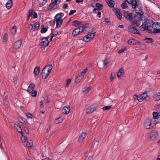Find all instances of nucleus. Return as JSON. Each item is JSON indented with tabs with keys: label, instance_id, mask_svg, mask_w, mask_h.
Returning a JSON list of instances; mask_svg holds the SVG:
<instances>
[{
	"label": "nucleus",
	"instance_id": "f257e3e1",
	"mask_svg": "<svg viewBox=\"0 0 160 160\" xmlns=\"http://www.w3.org/2000/svg\"><path fill=\"white\" fill-rule=\"evenodd\" d=\"M52 67V65H48L46 66L43 69L42 72V78L45 79L50 73Z\"/></svg>",
	"mask_w": 160,
	"mask_h": 160
},
{
	"label": "nucleus",
	"instance_id": "f03ea898",
	"mask_svg": "<svg viewBox=\"0 0 160 160\" xmlns=\"http://www.w3.org/2000/svg\"><path fill=\"white\" fill-rule=\"evenodd\" d=\"M155 124V121L151 119H147L144 121L143 126L146 129H149L153 128Z\"/></svg>",
	"mask_w": 160,
	"mask_h": 160
},
{
	"label": "nucleus",
	"instance_id": "7ed1b4c3",
	"mask_svg": "<svg viewBox=\"0 0 160 160\" xmlns=\"http://www.w3.org/2000/svg\"><path fill=\"white\" fill-rule=\"evenodd\" d=\"M62 16L60 13L57 14L55 16L54 21L56 22V27L57 28L60 27L62 24L63 19L62 18Z\"/></svg>",
	"mask_w": 160,
	"mask_h": 160
},
{
	"label": "nucleus",
	"instance_id": "20e7f679",
	"mask_svg": "<svg viewBox=\"0 0 160 160\" xmlns=\"http://www.w3.org/2000/svg\"><path fill=\"white\" fill-rule=\"evenodd\" d=\"M138 8L136 9V13H137L136 16L137 17H139V18L137 20V22L135 23L136 26L137 27L138 26L140 25L139 22L141 20L142 18V15L143 14V12H142V9L141 8H139V11H138Z\"/></svg>",
	"mask_w": 160,
	"mask_h": 160
},
{
	"label": "nucleus",
	"instance_id": "39448f33",
	"mask_svg": "<svg viewBox=\"0 0 160 160\" xmlns=\"http://www.w3.org/2000/svg\"><path fill=\"white\" fill-rule=\"evenodd\" d=\"M32 17L33 18H36L38 17L37 14L35 12L33 9L29 10L28 12L27 21H28L31 17Z\"/></svg>",
	"mask_w": 160,
	"mask_h": 160
},
{
	"label": "nucleus",
	"instance_id": "423d86ee",
	"mask_svg": "<svg viewBox=\"0 0 160 160\" xmlns=\"http://www.w3.org/2000/svg\"><path fill=\"white\" fill-rule=\"evenodd\" d=\"M129 4H131L132 5V7L133 8L135 9V11L136 9L138 8V12H139V8H141L142 9V8L139 6V5L138 6L137 3L136 1V0H127Z\"/></svg>",
	"mask_w": 160,
	"mask_h": 160
},
{
	"label": "nucleus",
	"instance_id": "0eeeda50",
	"mask_svg": "<svg viewBox=\"0 0 160 160\" xmlns=\"http://www.w3.org/2000/svg\"><path fill=\"white\" fill-rule=\"evenodd\" d=\"M154 29L153 32L155 33H160V23L155 22L152 25Z\"/></svg>",
	"mask_w": 160,
	"mask_h": 160
},
{
	"label": "nucleus",
	"instance_id": "6e6552de",
	"mask_svg": "<svg viewBox=\"0 0 160 160\" xmlns=\"http://www.w3.org/2000/svg\"><path fill=\"white\" fill-rule=\"evenodd\" d=\"M149 97L147 93L143 92L139 96V102H142L143 99H145L147 101H148L149 100Z\"/></svg>",
	"mask_w": 160,
	"mask_h": 160
},
{
	"label": "nucleus",
	"instance_id": "1a4fd4ad",
	"mask_svg": "<svg viewBox=\"0 0 160 160\" xmlns=\"http://www.w3.org/2000/svg\"><path fill=\"white\" fill-rule=\"evenodd\" d=\"M49 43L48 38H44L41 39L40 45L44 47H46L48 46Z\"/></svg>",
	"mask_w": 160,
	"mask_h": 160
},
{
	"label": "nucleus",
	"instance_id": "9d476101",
	"mask_svg": "<svg viewBox=\"0 0 160 160\" xmlns=\"http://www.w3.org/2000/svg\"><path fill=\"white\" fill-rule=\"evenodd\" d=\"M158 135V132L157 131H153L150 133L149 138L151 140H153Z\"/></svg>",
	"mask_w": 160,
	"mask_h": 160
},
{
	"label": "nucleus",
	"instance_id": "9b49d317",
	"mask_svg": "<svg viewBox=\"0 0 160 160\" xmlns=\"http://www.w3.org/2000/svg\"><path fill=\"white\" fill-rule=\"evenodd\" d=\"M96 107L94 105H91L88 107L86 110V112L89 114L96 110Z\"/></svg>",
	"mask_w": 160,
	"mask_h": 160
},
{
	"label": "nucleus",
	"instance_id": "f8f14e48",
	"mask_svg": "<svg viewBox=\"0 0 160 160\" xmlns=\"http://www.w3.org/2000/svg\"><path fill=\"white\" fill-rule=\"evenodd\" d=\"M129 32L134 34H139L138 30L132 26H129L128 27Z\"/></svg>",
	"mask_w": 160,
	"mask_h": 160
},
{
	"label": "nucleus",
	"instance_id": "ddd939ff",
	"mask_svg": "<svg viewBox=\"0 0 160 160\" xmlns=\"http://www.w3.org/2000/svg\"><path fill=\"white\" fill-rule=\"evenodd\" d=\"M80 29V28H76L73 31L72 35L74 36L78 35L82 32V31H81Z\"/></svg>",
	"mask_w": 160,
	"mask_h": 160
},
{
	"label": "nucleus",
	"instance_id": "4468645a",
	"mask_svg": "<svg viewBox=\"0 0 160 160\" xmlns=\"http://www.w3.org/2000/svg\"><path fill=\"white\" fill-rule=\"evenodd\" d=\"M70 108L69 106L64 107L62 109V113L64 114H67L69 113Z\"/></svg>",
	"mask_w": 160,
	"mask_h": 160
},
{
	"label": "nucleus",
	"instance_id": "2eb2a0df",
	"mask_svg": "<svg viewBox=\"0 0 160 160\" xmlns=\"http://www.w3.org/2000/svg\"><path fill=\"white\" fill-rule=\"evenodd\" d=\"M22 43V42L21 41L18 40L14 43L13 48L16 49H18L21 47Z\"/></svg>",
	"mask_w": 160,
	"mask_h": 160
},
{
	"label": "nucleus",
	"instance_id": "dca6fc26",
	"mask_svg": "<svg viewBox=\"0 0 160 160\" xmlns=\"http://www.w3.org/2000/svg\"><path fill=\"white\" fill-rule=\"evenodd\" d=\"M124 75V68H120L117 72V75L118 77L120 78L122 77Z\"/></svg>",
	"mask_w": 160,
	"mask_h": 160
},
{
	"label": "nucleus",
	"instance_id": "f3484780",
	"mask_svg": "<svg viewBox=\"0 0 160 160\" xmlns=\"http://www.w3.org/2000/svg\"><path fill=\"white\" fill-rule=\"evenodd\" d=\"M148 28V25L146 22H144L140 27V29L141 31L147 30Z\"/></svg>",
	"mask_w": 160,
	"mask_h": 160
},
{
	"label": "nucleus",
	"instance_id": "a211bd4d",
	"mask_svg": "<svg viewBox=\"0 0 160 160\" xmlns=\"http://www.w3.org/2000/svg\"><path fill=\"white\" fill-rule=\"evenodd\" d=\"M153 99L155 101H158L160 100V92L155 93L153 96Z\"/></svg>",
	"mask_w": 160,
	"mask_h": 160
},
{
	"label": "nucleus",
	"instance_id": "6ab92c4d",
	"mask_svg": "<svg viewBox=\"0 0 160 160\" xmlns=\"http://www.w3.org/2000/svg\"><path fill=\"white\" fill-rule=\"evenodd\" d=\"M84 77V74H80L75 79V82L76 83H79L82 79V78Z\"/></svg>",
	"mask_w": 160,
	"mask_h": 160
},
{
	"label": "nucleus",
	"instance_id": "aec40b11",
	"mask_svg": "<svg viewBox=\"0 0 160 160\" xmlns=\"http://www.w3.org/2000/svg\"><path fill=\"white\" fill-rule=\"evenodd\" d=\"M124 16L128 20H131L132 18V14L131 13H128V12H125L124 13Z\"/></svg>",
	"mask_w": 160,
	"mask_h": 160
},
{
	"label": "nucleus",
	"instance_id": "412c9836",
	"mask_svg": "<svg viewBox=\"0 0 160 160\" xmlns=\"http://www.w3.org/2000/svg\"><path fill=\"white\" fill-rule=\"evenodd\" d=\"M86 135L87 134L85 132L82 133L80 135L78 138V141L79 142H82L86 137Z\"/></svg>",
	"mask_w": 160,
	"mask_h": 160
},
{
	"label": "nucleus",
	"instance_id": "4be33fe9",
	"mask_svg": "<svg viewBox=\"0 0 160 160\" xmlns=\"http://www.w3.org/2000/svg\"><path fill=\"white\" fill-rule=\"evenodd\" d=\"M58 0H52L51 3L50 4V7H51V9L53 8L54 6L57 5L58 3Z\"/></svg>",
	"mask_w": 160,
	"mask_h": 160
},
{
	"label": "nucleus",
	"instance_id": "5701e85b",
	"mask_svg": "<svg viewBox=\"0 0 160 160\" xmlns=\"http://www.w3.org/2000/svg\"><path fill=\"white\" fill-rule=\"evenodd\" d=\"M81 25V22L77 21H74L72 22V25L76 27H78L79 28L81 27L80 25Z\"/></svg>",
	"mask_w": 160,
	"mask_h": 160
},
{
	"label": "nucleus",
	"instance_id": "b1692460",
	"mask_svg": "<svg viewBox=\"0 0 160 160\" xmlns=\"http://www.w3.org/2000/svg\"><path fill=\"white\" fill-rule=\"evenodd\" d=\"M27 146L30 148H32L33 146L32 140L30 139H28L27 140Z\"/></svg>",
	"mask_w": 160,
	"mask_h": 160
},
{
	"label": "nucleus",
	"instance_id": "393cba45",
	"mask_svg": "<svg viewBox=\"0 0 160 160\" xmlns=\"http://www.w3.org/2000/svg\"><path fill=\"white\" fill-rule=\"evenodd\" d=\"M34 86V84L33 83L30 84L27 90L28 92H32L33 90Z\"/></svg>",
	"mask_w": 160,
	"mask_h": 160
},
{
	"label": "nucleus",
	"instance_id": "a878e982",
	"mask_svg": "<svg viewBox=\"0 0 160 160\" xmlns=\"http://www.w3.org/2000/svg\"><path fill=\"white\" fill-rule=\"evenodd\" d=\"M106 1L110 7L112 8L114 7V1L113 0H106Z\"/></svg>",
	"mask_w": 160,
	"mask_h": 160
},
{
	"label": "nucleus",
	"instance_id": "bb28decb",
	"mask_svg": "<svg viewBox=\"0 0 160 160\" xmlns=\"http://www.w3.org/2000/svg\"><path fill=\"white\" fill-rule=\"evenodd\" d=\"M12 0H8L6 4V8L8 9L10 8L11 7V6L12 4Z\"/></svg>",
	"mask_w": 160,
	"mask_h": 160
},
{
	"label": "nucleus",
	"instance_id": "cd10ccee",
	"mask_svg": "<svg viewBox=\"0 0 160 160\" xmlns=\"http://www.w3.org/2000/svg\"><path fill=\"white\" fill-rule=\"evenodd\" d=\"M92 87H89L88 88H84L82 92L84 94H86L88 93L89 91L91 89Z\"/></svg>",
	"mask_w": 160,
	"mask_h": 160
},
{
	"label": "nucleus",
	"instance_id": "c85d7f7f",
	"mask_svg": "<svg viewBox=\"0 0 160 160\" xmlns=\"http://www.w3.org/2000/svg\"><path fill=\"white\" fill-rule=\"evenodd\" d=\"M63 118L62 117H60L55 120V122L56 124H59L62 122Z\"/></svg>",
	"mask_w": 160,
	"mask_h": 160
},
{
	"label": "nucleus",
	"instance_id": "c756f323",
	"mask_svg": "<svg viewBox=\"0 0 160 160\" xmlns=\"http://www.w3.org/2000/svg\"><path fill=\"white\" fill-rule=\"evenodd\" d=\"M40 71V68L39 67H36L34 69V73L35 75H38L39 74Z\"/></svg>",
	"mask_w": 160,
	"mask_h": 160
},
{
	"label": "nucleus",
	"instance_id": "7c9ffc66",
	"mask_svg": "<svg viewBox=\"0 0 160 160\" xmlns=\"http://www.w3.org/2000/svg\"><path fill=\"white\" fill-rule=\"evenodd\" d=\"M144 40L146 41V42L148 43H152L153 42V40L150 38H146Z\"/></svg>",
	"mask_w": 160,
	"mask_h": 160
},
{
	"label": "nucleus",
	"instance_id": "2f4dec72",
	"mask_svg": "<svg viewBox=\"0 0 160 160\" xmlns=\"http://www.w3.org/2000/svg\"><path fill=\"white\" fill-rule=\"evenodd\" d=\"M128 43L129 45L133 44L136 43V41L134 39H130L128 41Z\"/></svg>",
	"mask_w": 160,
	"mask_h": 160
},
{
	"label": "nucleus",
	"instance_id": "473e14b6",
	"mask_svg": "<svg viewBox=\"0 0 160 160\" xmlns=\"http://www.w3.org/2000/svg\"><path fill=\"white\" fill-rule=\"evenodd\" d=\"M17 27L16 26H13L11 30V32L13 34H15L16 32Z\"/></svg>",
	"mask_w": 160,
	"mask_h": 160
},
{
	"label": "nucleus",
	"instance_id": "72a5a7b5",
	"mask_svg": "<svg viewBox=\"0 0 160 160\" xmlns=\"http://www.w3.org/2000/svg\"><path fill=\"white\" fill-rule=\"evenodd\" d=\"M87 36L89 38V39L92 40L95 36V33H90L87 35Z\"/></svg>",
	"mask_w": 160,
	"mask_h": 160
},
{
	"label": "nucleus",
	"instance_id": "f704fd0d",
	"mask_svg": "<svg viewBox=\"0 0 160 160\" xmlns=\"http://www.w3.org/2000/svg\"><path fill=\"white\" fill-rule=\"evenodd\" d=\"M18 119L20 122L22 123H24L26 122V119L21 117L18 118Z\"/></svg>",
	"mask_w": 160,
	"mask_h": 160
},
{
	"label": "nucleus",
	"instance_id": "c9c22d12",
	"mask_svg": "<svg viewBox=\"0 0 160 160\" xmlns=\"http://www.w3.org/2000/svg\"><path fill=\"white\" fill-rule=\"evenodd\" d=\"M89 37L87 36V35L85 36L83 38V41L88 42L89 41L91 40V39H89Z\"/></svg>",
	"mask_w": 160,
	"mask_h": 160
},
{
	"label": "nucleus",
	"instance_id": "e433bc0d",
	"mask_svg": "<svg viewBox=\"0 0 160 160\" xmlns=\"http://www.w3.org/2000/svg\"><path fill=\"white\" fill-rule=\"evenodd\" d=\"M3 104L4 106L6 108H8L9 107V105L8 102L5 99L3 100Z\"/></svg>",
	"mask_w": 160,
	"mask_h": 160
},
{
	"label": "nucleus",
	"instance_id": "4c0bfd02",
	"mask_svg": "<svg viewBox=\"0 0 160 160\" xmlns=\"http://www.w3.org/2000/svg\"><path fill=\"white\" fill-rule=\"evenodd\" d=\"M126 49V47L125 46L122 47V48L118 50V53H120L123 52Z\"/></svg>",
	"mask_w": 160,
	"mask_h": 160
},
{
	"label": "nucleus",
	"instance_id": "58836bf2",
	"mask_svg": "<svg viewBox=\"0 0 160 160\" xmlns=\"http://www.w3.org/2000/svg\"><path fill=\"white\" fill-rule=\"evenodd\" d=\"M58 32L57 31H56L55 30H54L52 33V38H53V37L56 36L58 34Z\"/></svg>",
	"mask_w": 160,
	"mask_h": 160
},
{
	"label": "nucleus",
	"instance_id": "ea45409f",
	"mask_svg": "<svg viewBox=\"0 0 160 160\" xmlns=\"http://www.w3.org/2000/svg\"><path fill=\"white\" fill-rule=\"evenodd\" d=\"M39 23L38 22H36L34 24V26L35 27V29L37 30L39 27Z\"/></svg>",
	"mask_w": 160,
	"mask_h": 160
},
{
	"label": "nucleus",
	"instance_id": "a19ab883",
	"mask_svg": "<svg viewBox=\"0 0 160 160\" xmlns=\"http://www.w3.org/2000/svg\"><path fill=\"white\" fill-rule=\"evenodd\" d=\"M8 35L7 33H5L3 36V40L4 42L7 41L8 39Z\"/></svg>",
	"mask_w": 160,
	"mask_h": 160
},
{
	"label": "nucleus",
	"instance_id": "79ce46f5",
	"mask_svg": "<svg viewBox=\"0 0 160 160\" xmlns=\"http://www.w3.org/2000/svg\"><path fill=\"white\" fill-rule=\"evenodd\" d=\"M112 108L111 106H107L103 107L102 109L103 110H107L110 109Z\"/></svg>",
	"mask_w": 160,
	"mask_h": 160
},
{
	"label": "nucleus",
	"instance_id": "37998d69",
	"mask_svg": "<svg viewBox=\"0 0 160 160\" xmlns=\"http://www.w3.org/2000/svg\"><path fill=\"white\" fill-rule=\"evenodd\" d=\"M121 7L123 9H125L127 7V4L126 2H123L121 5Z\"/></svg>",
	"mask_w": 160,
	"mask_h": 160
},
{
	"label": "nucleus",
	"instance_id": "c03bdc74",
	"mask_svg": "<svg viewBox=\"0 0 160 160\" xmlns=\"http://www.w3.org/2000/svg\"><path fill=\"white\" fill-rule=\"evenodd\" d=\"M152 115L153 116V118L154 119H157V118L158 117V115L157 112H153Z\"/></svg>",
	"mask_w": 160,
	"mask_h": 160
},
{
	"label": "nucleus",
	"instance_id": "a18cd8bd",
	"mask_svg": "<svg viewBox=\"0 0 160 160\" xmlns=\"http://www.w3.org/2000/svg\"><path fill=\"white\" fill-rule=\"evenodd\" d=\"M96 6L98 8L99 10L102 9V7L103 6L102 4H100L99 3H97L96 4Z\"/></svg>",
	"mask_w": 160,
	"mask_h": 160
},
{
	"label": "nucleus",
	"instance_id": "49530a36",
	"mask_svg": "<svg viewBox=\"0 0 160 160\" xmlns=\"http://www.w3.org/2000/svg\"><path fill=\"white\" fill-rule=\"evenodd\" d=\"M155 122L160 123V114L158 115V117L157 118V119L155 121Z\"/></svg>",
	"mask_w": 160,
	"mask_h": 160
},
{
	"label": "nucleus",
	"instance_id": "de8ad7c7",
	"mask_svg": "<svg viewBox=\"0 0 160 160\" xmlns=\"http://www.w3.org/2000/svg\"><path fill=\"white\" fill-rule=\"evenodd\" d=\"M18 77L17 76H15L14 77L13 82L14 83V84H16L17 82V81H18Z\"/></svg>",
	"mask_w": 160,
	"mask_h": 160
},
{
	"label": "nucleus",
	"instance_id": "09e8293b",
	"mask_svg": "<svg viewBox=\"0 0 160 160\" xmlns=\"http://www.w3.org/2000/svg\"><path fill=\"white\" fill-rule=\"evenodd\" d=\"M76 12V11L75 10H70V12H69V16L72 15L73 14L75 13Z\"/></svg>",
	"mask_w": 160,
	"mask_h": 160
},
{
	"label": "nucleus",
	"instance_id": "8fccbe9b",
	"mask_svg": "<svg viewBox=\"0 0 160 160\" xmlns=\"http://www.w3.org/2000/svg\"><path fill=\"white\" fill-rule=\"evenodd\" d=\"M119 20H120L122 18V14L120 12H119L116 14Z\"/></svg>",
	"mask_w": 160,
	"mask_h": 160
},
{
	"label": "nucleus",
	"instance_id": "3c124183",
	"mask_svg": "<svg viewBox=\"0 0 160 160\" xmlns=\"http://www.w3.org/2000/svg\"><path fill=\"white\" fill-rule=\"evenodd\" d=\"M47 31V29L45 28H42L41 31L42 33H44L46 32Z\"/></svg>",
	"mask_w": 160,
	"mask_h": 160
},
{
	"label": "nucleus",
	"instance_id": "603ef678",
	"mask_svg": "<svg viewBox=\"0 0 160 160\" xmlns=\"http://www.w3.org/2000/svg\"><path fill=\"white\" fill-rule=\"evenodd\" d=\"M113 11L116 14L120 12V10L117 8H114Z\"/></svg>",
	"mask_w": 160,
	"mask_h": 160
},
{
	"label": "nucleus",
	"instance_id": "864d4df0",
	"mask_svg": "<svg viewBox=\"0 0 160 160\" xmlns=\"http://www.w3.org/2000/svg\"><path fill=\"white\" fill-rule=\"evenodd\" d=\"M16 128L17 129L18 131L19 132L21 133H22V130L20 126H19V127Z\"/></svg>",
	"mask_w": 160,
	"mask_h": 160
},
{
	"label": "nucleus",
	"instance_id": "5fc2aeb1",
	"mask_svg": "<svg viewBox=\"0 0 160 160\" xmlns=\"http://www.w3.org/2000/svg\"><path fill=\"white\" fill-rule=\"evenodd\" d=\"M26 115L27 117L29 118H32V114L28 112L26 113Z\"/></svg>",
	"mask_w": 160,
	"mask_h": 160
},
{
	"label": "nucleus",
	"instance_id": "6e6d98bb",
	"mask_svg": "<svg viewBox=\"0 0 160 160\" xmlns=\"http://www.w3.org/2000/svg\"><path fill=\"white\" fill-rule=\"evenodd\" d=\"M71 81L70 79H68L67 82L66 83V86L67 87H68L70 83L71 82Z\"/></svg>",
	"mask_w": 160,
	"mask_h": 160
},
{
	"label": "nucleus",
	"instance_id": "4d7b16f0",
	"mask_svg": "<svg viewBox=\"0 0 160 160\" xmlns=\"http://www.w3.org/2000/svg\"><path fill=\"white\" fill-rule=\"evenodd\" d=\"M108 63V62L106 59L103 62L104 67H105V68H106L107 67V65Z\"/></svg>",
	"mask_w": 160,
	"mask_h": 160
},
{
	"label": "nucleus",
	"instance_id": "13d9d810",
	"mask_svg": "<svg viewBox=\"0 0 160 160\" xmlns=\"http://www.w3.org/2000/svg\"><path fill=\"white\" fill-rule=\"evenodd\" d=\"M133 98L134 100H138L139 101V97L137 95H135L133 96Z\"/></svg>",
	"mask_w": 160,
	"mask_h": 160
},
{
	"label": "nucleus",
	"instance_id": "bf43d9fd",
	"mask_svg": "<svg viewBox=\"0 0 160 160\" xmlns=\"http://www.w3.org/2000/svg\"><path fill=\"white\" fill-rule=\"evenodd\" d=\"M87 68L85 69L84 70H83V71H82L80 73V74H84V76L85 74V73H86V72H87Z\"/></svg>",
	"mask_w": 160,
	"mask_h": 160
},
{
	"label": "nucleus",
	"instance_id": "052dcab7",
	"mask_svg": "<svg viewBox=\"0 0 160 160\" xmlns=\"http://www.w3.org/2000/svg\"><path fill=\"white\" fill-rule=\"evenodd\" d=\"M22 142L25 143L26 142V138L23 135H22Z\"/></svg>",
	"mask_w": 160,
	"mask_h": 160
},
{
	"label": "nucleus",
	"instance_id": "680f3d73",
	"mask_svg": "<svg viewBox=\"0 0 160 160\" xmlns=\"http://www.w3.org/2000/svg\"><path fill=\"white\" fill-rule=\"evenodd\" d=\"M140 47L143 49H146V46L143 44L142 43Z\"/></svg>",
	"mask_w": 160,
	"mask_h": 160
},
{
	"label": "nucleus",
	"instance_id": "e2e57ef3",
	"mask_svg": "<svg viewBox=\"0 0 160 160\" xmlns=\"http://www.w3.org/2000/svg\"><path fill=\"white\" fill-rule=\"evenodd\" d=\"M32 97H35L37 95V91H34L32 93Z\"/></svg>",
	"mask_w": 160,
	"mask_h": 160
},
{
	"label": "nucleus",
	"instance_id": "0e129e2a",
	"mask_svg": "<svg viewBox=\"0 0 160 160\" xmlns=\"http://www.w3.org/2000/svg\"><path fill=\"white\" fill-rule=\"evenodd\" d=\"M33 27L32 24H30L28 25V28L29 30H32L33 29Z\"/></svg>",
	"mask_w": 160,
	"mask_h": 160
},
{
	"label": "nucleus",
	"instance_id": "69168bd1",
	"mask_svg": "<svg viewBox=\"0 0 160 160\" xmlns=\"http://www.w3.org/2000/svg\"><path fill=\"white\" fill-rule=\"evenodd\" d=\"M40 106L41 108H43L44 107V105H43V102L42 100H41L40 102Z\"/></svg>",
	"mask_w": 160,
	"mask_h": 160
},
{
	"label": "nucleus",
	"instance_id": "338daca9",
	"mask_svg": "<svg viewBox=\"0 0 160 160\" xmlns=\"http://www.w3.org/2000/svg\"><path fill=\"white\" fill-rule=\"evenodd\" d=\"M68 7V4L67 3H65L64 4L63 6V8L64 9H66Z\"/></svg>",
	"mask_w": 160,
	"mask_h": 160
},
{
	"label": "nucleus",
	"instance_id": "774afa93",
	"mask_svg": "<svg viewBox=\"0 0 160 160\" xmlns=\"http://www.w3.org/2000/svg\"><path fill=\"white\" fill-rule=\"evenodd\" d=\"M14 126L16 128H17L20 126V125L18 123H15L14 124Z\"/></svg>",
	"mask_w": 160,
	"mask_h": 160
}]
</instances>
